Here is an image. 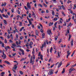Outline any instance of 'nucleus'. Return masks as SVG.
I'll list each match as a JSON object with an SVG mask.
<instances>
[{"mask_svg":"<svg viewBox=\"0 0 76 76\" xmlns=\"http://www.w3.org/2000/svg\"><path fill=\"white\" fill-rule=\"evenodd\" d=\"M22 22H20L19 25V26H22Z\"/></svg>","mask_w":76,"mask_h":76,"instance_id":"c03bdc74","label":"nucleus"},{"mask_svg":"<svg viewBox=\"0 0 76 76\" xmlns=\"http://www.w3.org/2000/svg\"><path fill=\"white\" fill-rule=\"evenodd\" d=\"M18 14H20V11H19V10H18Z\"/></svg>","mask_w":76,"mask_h":76,"instance_id":"6e6d98bb","label":"nucleus"},{"mask_svg":"<svg viewBox=\"0 0 76 76\" xmlns=\"http://www.w3.org/2000/svg\"><path fill=\"white\" fill-rule=\"evenodd\" d=\"M27 7L28 9H31V5H30V4H29V2H27Z\"/></svg>","mask_w":76,"mask_h":76,"instance_id":"f03ea898","label":"nucleus"},{"mask_svg":"<svg viewBox=\"0 0 76 76\" xmlns=\"http://www.w3.org/2000/svg\"><path fill=\"white\" fill-rule=\"evenodd\" d=\"M8 32L9 33V34H10V30H8Z\"/></svg>","mask_w":76,"mask_h":76,"instance_id":"e2e57ef3","label":"nucleus"},{"mask_svg":"<svg viewBox=\"0 0 76 76\" xmlns=\"http://www.w3.org/2000/svg\"><path fill=\"white\" fill-rule=\"evenodd\" d=\"M33 57L31 56L30 58V63H31L32 64H34V60H35V55L34 54H33ZM34 59V60L32 61V59Z\"/></svg>","mask_w":76,"mask_h":76,"instance_id":"f257e3e1","label":"nucleus"},{"mask_svg":"<svg viewBox=\"0 0 76 76\" xmlns=\"http://www.w3.org/2000/svg\"><path fill=\"white\" fill-rule=\"evenodd\" d=\"M22 54L23 55H24V51H23V52H22Z\"/></svg>","mask_w":76,"mask_h":76,"instance_id":"338daca9","label":"nucleus"},{"mask_svg":"<svg viewBox=\"0 0 76 76\" xmlns=\"http://www.w3.org/2000/svg\"><path fill=\"white\" fill-rule=\"evenodd\" d=\"M52 59H51V58H50L49 59L48 62H50L51 61V60Z\"/></svg>","mask_w":76,"mask_h":76,"instance_id":"13d9d810","label":"nucleus"},{"mask_svg":"<svg viewBox=\"0 0 76 76\" xmlns=\"http://www.w3.org/2000/svg\"><path fill=\"white\" fill-rule=\"evenodd\" d=\"M19 50H20V51H21V52H23V51H24V50H23V49H20V48H19Z\"/></svg>","mask_w":76,"mask_h":76,"instance_id":"72a5a7b5","label":"nucleus"},{"mask_svg":"<svg viewBox=\"0 0 76 76\" xmlns=\"http://www.w3.org/2000/svg\"><path fill=\"white\" fill-rule=\"evenodd\" d=\"M61 28V26H60V25H59L58 26V28L59 29V30L60 31L61 30V29H60V28Z\"/></svg>","mask_w":76,"mask_h":76,"instance_id":"c756f323","label":"nucleus"},{"mask_svg":"<svg viewBox=\"0 0 76 76\" xmlns=\"http://www.w3.org/2000/svg\"><path fill=\"white\" fill-rule=\"evenodd\" d=\"M57 38H58V36H56L55 38V40H56L57 39Z\"/></svg>","mask_w":76,"mask_h":76,"instance_id":"864d4df0","label":"nucleus"},{"mask_svg":"<svg viewBox=\"0 0 76 76\" xmlns=\"http://www.w3.org/2000/svg\"><path fill=\"white\" fill-rule=\"evenodd\" d=\"M71 35H69V38L68 39V41H70V38H71Z\"/></svg>","mask_w":76,"mask_h":76,"instance_id":"aec40b11","label":"nucleus"},{"mask_svg":"<svg viewBox=\"0 0 76 76\" xmlns=\"http://www.w3.org/2000/svg\"><path fill=\"white\" fill-rule=\"evenodd\" d=\"M36 34L37 35H38V31L37 30H36Z\"/></svg>","mask_w":76,"mask_h":76,"instance_id":"f3484780","label":"nucleus"},{"mask_svg":"<svg viewBox=\"0 0 76 76\" xmlns=\"http://www.w3.org/2000/svg\"><path fill=\"white\" fill-rule=\"evenodd\" d=\"M39 25L40 26H41V27H42V25L40 23H39Z\"/></svg>","mask_w":76,"mask_h":76,"instance_id":"680f3d73","label":"nucleus"},{"mask_svg":"<svg viewBox=\"0 0 76 76\" xmlns=\"http://www.w3.org/2000/svg\"><path fill=\"white\" fill-rule=\"evenodd\" d=\"M4 72H2L1 73V75H4Z\"/></svg>","mask_w":76,"mask_h":76,"instance_id":"49530a36","label":"nucleus"},{"mask_svg":"<svg viewBox=\"0 0 76 76\" xmlns=\"http://www.w3.org/2000/svg\"><path fill=\"white\" fill-rule=\"evenodd\" d=\"M45 19H49L50 18V16H48V17H45Z\"/></svg>","mask_w":76,"mask_h":76,"instance_id":"c9c22d12","label":"nucleus"},{"mask_svg":"<svg viewBox=\"0 0 76 76\" xmlns=\"http://www.w3.org/2000/svg\"><path fill=\"white\" fill-rule=\"evenodd\" d=\"M44 35H45V34H44V33H43V34H42V38H44Z\"/></svg>","mask_w":76,"mask_h":76,"instance_id":"7c9ffc66","label":"nucleus"},{"mask_svg":"<svg viewBox=\"0 0 76 76\" xmlns=\"http://www.w3.org/2000/svg\"><path fill=\"white\" fill-rule=\"evenodd\" d=\"M73 39H71V41L70 42L71 45L72 46H73Z\"/></svg>","mask_w":76,"mask_h":76,"instance_id":"0eeeda50","label":"nucleus"},{"mask_svg":"<svg viewBox=\"0 0 76 76\" xmlns=\"http://www.w3.org/2000/svg\"><path fill=\"white\" fill-rule=\"evenodd\" d=\"M10 37L11 38V39H13V35L12 34H11L10 35Z\"/></svg>","mask_w":76,"mask_h":76,"instance_id":"cd10ccee","label":"nucleus"},{"mask_svg":"<svg viewBox=\"0 0 76 76\" xmlns=\"http://www.w3.org/2000/svg\"><path fill=\"white\" fill-rule=\"evenodd\" d=\"M4 6H6V2H4Z\"/></svg>","mask_w":76,"mask_h":76,"instance_id":"09e8293b","label":"nucleus"},{"mask_svg":"<svg viewBox=\"0 0 76 76\" xmlns=\"http://www.w3.org/2000/svg\"><path fill=\"white\" fill-rule=\"evenodd\" d=\"M41 13H44V10H42L41 11Z\"/></svg>","mask_w":76,"mask_h":76,"instance_id":"774afa93","label":"nucleus"},{"mask_svg":"<svg viewBox=\"0 0 76 76\" xmlns=\"http://www.w3.org/2000/svg\"><path fill=\"white\" fill-rule=\"evenodd\" d=\"M12 46H16V44H13L12 45Z\"/></svg>","mask_w":76,"mask_h":76,"instance_id":"bf43d9fd","label":"nucleus"},{"mask_svg":"<svg viewBox=\"0 0 76 76\" xmlns=\"http://www.w3.org/2000/svg\"><path fill=\"white\" fill-rule=\"evenodd\" d=\"M4 43H5V44H7V40H6V39H5L4 40Z\"/></svg>","mask_w":76,"mask_h":76,"instance_id":"b1692460","label":"nucleus"},{"mask_svg":"<svg viewBox=\"0 0 76 76\" xmlns=\"http://www.w3.org/2000/svg\"><path fill=\"white\" fill-rule=\"evenodd\" d=\"M53 22L51 23V22H50V24L49 25V26H50L51 25H53Z\"/></svg>","mask_w":76,"mask_h":76,"instance_id":"ddd939ff","label":"nucleus"},{"mask_svg":"<svg viewBox=\"0 0 76 76\" xmlns=\"http://www.w3.org/2000/svg\"><path fill=\"white\" fill-rule=\"evenodd\" d=\"M12 55L13 56H15V55H16V53H12Z\"/></svg>","mask_w":76,"mask_h":76,"instance_id":"79ce46f5","label":"nucleus"},{"mask_svg":"<svg viewBox=\"0 0 76 76\" xmlns=\"http://www.w3.org/2000/svg\"><path fill=\"white\" fill-rule=\"evenodd\" d=\"M3 56H4L3 59H4L5 58H6V55H4Z\"/></svg>","mask_w":76,"mask_h":76,"instance_id":"bb28decb","label":"nucleus"},{"mask_svg":"<svg viewBox=\"0 0 76 76\" xmlns=\"http://www.w3.org/2000/svg\"><path fill=\"white\" fill-rule=\"evenodd\" d=\"M52 51H53V47H51L50 50V51L51 53H52Z\"/></svg>","mask_w":76,"mask_h":76,"instance_id":"6ab92c4d","label":"nucleus"},{"mask_svg":"<svg viewBox=\"0 0 76 76\" xmlns=\"http://www.w3.org/2000/svg\"><path fill=\"white\" fill-rule=\"evenodd\" d=\"M1 45L2 47H4V43H2V44H1Z\"/></svg>","mask_w":76,"mask_h":76,"instance_id":"4be33fe9","label":"nucleus"},{"mask_svg":"<svg viewBox=\"0 0 76 76\" xmlns=\"http://www.w3.org/2000/svg\"><path fill=\"white\" fill-rule=\"evenodd\" d=\"M61 7L63 10H65V9H66V8H65V7H64V5H62L61 6Z\"/></svg>","mask_w":76,"mask_h":76,"instance_id":"dca6fc26","label":"nucleus"},{"mask_svg":"<svg viewBox=\"0 0 76 76\" xmlns=\"http://www.w3.org/2000/svg\"><path fill=\"white\" fill-rule=\"evenodd\" d=\"M69 31H70V28L69 27V28H67V32L66 33V35H67L68 34H69V33H70Z\"/></svg>","mask_w":76,"mask_h":76,"instance_id":"20e7f679","label":"nucleus"},{"mask_svg":"<svg viewBox=\"0 0 76 76\" xmlns=\"http://www.w3.org/2000/svg\"><path fill=\"white\" fill-rule=\"evenodd\" d=\"M46 42L47 44H48V42L47 40H46L45 42Z\"/></svg>","mask_w":76,"mask_h":76,"instance_id":"a19ab883","label":"nucleus"},{"mask_svg":"<svg viewBox=\"0 0 76 76\" xmlns=\"http://www.w3.org/2000/svg\"><path fill=\"white\" fill-rule=\"evenodd\" d=\"M65 72V69H64V68L63 69V70L62 71V72L61 73H62V74H63V73H64Z\"/></svg>","mask_w":76,"mask_h":76,"instance_id":"2eb2a0df","label":"nucleus"},{"mask_svg":"<svg viewBox=\"0 0 76 76\" xmlns=\"http://www.w3.org/2000/svg\"><path fill=\"white\" fill-rule=\"evenodd\" d=\"M43 56L42 55H40V59L41 60H43V58H42Z\"/></svg>","mask_w":76,"mask_h":76,"instance_id":"a211bd4d","label":"nucleus"},{"mask_svg":"<svg viewBox=\"0 0 76 76\" xmlns=\"http://www.w3.org/2000/svg\"><path fill=\"white\" fill-rule=\"evenodd\" d=\"M29 23H30V25H32V22H31V20H29Z\"/></svg>","mask_w":76,"mask_h":76,"instance_id":"473e14b6","label":"nucleus"},{"mask_svg":"<svg viewBox=\"0 0 76 76\" xmlns=\"http://www.w3.org/2000/svg\"><path fill=\"white\" fill-rule=\"evenodd\" d=\"M53 73V70L52 69H51L50 71H49V73H48V74L49 75H52Z\"/></svg>","mask_w":76,"mask_h":76,"instance_id":"7ed1b4c3","label":"nucleus"},{"mask_svg":"<svg viewBox=\"0 0 76 76\" xmlns=\"http://www.w3.org/2000/svg\"><path fill=\"white\" fill-rule=\"evenodd\" d=\"M62 13L64 16H66V15H65V14H64V13L63 12H62Z\"/></svg>","mask_w":76,"mask_h":76,"instance_id":"e433bc0d","label":"nucleus"},{"mask_svg":"<svg viewBox=\"0 0 76 76\" xmlns=\"http://www.w3.org/2000/svg\"><path fill=\"white\" fill-rule=\"evenodd\" d=\"M70 70H71V71H73L74 70H75V69H72V68H70Z\"/></svg>","mask_w":76,"mask_h":76,"instance_id":"58836bf2","label":"nucleus"},{"mask_svg":"<svg viewBox=\"0 0 76 76\" xmlns=\"http://www.w3.org/2000/svg\"><path fill=\"white\" fill-rule=\"evenodd\" d=\"M57 19H58V18H55L54 19V20H57Z\"/></svg>","mask_w":76,"mask_h":76,"instance_id":"a18cd8bd","label":"nucleus"},{"mask_svg":"<svg viewBox=\"0 0 76 76\" xmlns=\"http://www.w3.org/2000/svg\"><path fill=\"white\" fill-rule=\"evenodd\" d=\"M18 68V66L16 65H14V67H13V69H15V70H16V69Z\"/></svg>","mask_w":76,"mask_h":76,"instance_id":"1a4fd4ad","label":"nucleus"},{"mask_svg":"<svg viewBox=\"0 0 76 76\" xmlns=\"http://www.w3.org/2000/svg\"><path fill=\"white\" fill-rule=\"evenodd\" d=\"M7 38L8 39H9L10 38V36L9 35H8L7 36Z\"/></svg>","mask_w":76,"mask_h":76,"instance_id":"69168bd1","label":"nucleus"},{"mask_svg":"<svg viewBox=\"0 0 76 76\" xmlns=\"http://www.w3.org/2000/svg\"><path fill=\"white\" fill-rule=\"evenodd\" d=\"M43 5H44V6L45 7H47V4H44Z\"/></svg>","mask_w":76,"mask_h":76,"instance_id":"37998d69","label":"nucleus"},{"mask_svg":"<svg viewBox=\"0 0 76 76\" xmlns=\"http://www.w3.org/2000/svg\"><path fill=\"white\" fill-rule=\"evenodd\" d=\"M3 22L4 24L6 25H7V21L6 20H4Z\"/></svg>","mask_w":76,"mask_h":76,"instance_id":"9b49d317","label":"nucleus"},{"mask_svg":"<svg viewBox=\"0 0 76 76\" xmlns=\"http://www.w3.org/2000/svg\"><path fill=\"white\" fill-rule=\"evenodd\" d=\"M58 56L59 57H60V53H59V52H58Z\"/></svg>","mask_w":76,"mask_h":76,"instance_id":"4c0bfd02","label":"nucleus"},{"mask_svg":"<svg viewBox=\"0 0 76 76\" xmlns=\"http://www.w3.org/2000/svg\"><path fill=\"white\" fill-rule=\"evenodd\" d=\"M40 31L42 33H43V32H44V31H43V30H42V28H41L40 29Z\"/></svg>","mask_w":76,"mask_h":76,"instance_id":"2f4dec72","label":"nucleus"},{"mask_svg":"<svg viewBox=\"0 0 76 76\" xmlns=\"http://www.w3.org/2000/svg\"><path fill=\"white\" fill-rule=\"evenodd\" d=\"M24 8L26 10H28V8H26V6L24 7Z\"/></svg>","mask_w":76,"mask_h":76,"instance_id":"3c124183","label":"nucleus"},{"mask_svg":"<svg viewBox=\"0 0 76 76\" xmlns=\"http://www.w3.org/2000/svg\"><path fill=\"white\" fill-rule=\"evenodd\" d=\"M19 72L20 74V75H23V72H22V71H19Z\"/></svg>","mask_w":76,"mask_h":76,"instance_id":"393cba45","label":"nucleus"},{"mask_svg":"<svg viewBox=\"0 0 76 76\" xmlns=\"http://www.w3.org/2000/svg\"><path fill=\"white\" fill-rule=\"evenodd\" d=\"M76 66V63L75 64L73 65L72 66V67H75V66Z\"/></svg>","mask_w":76,"mask_h":76,"instance_id":"de8ad7c7","label":"nucleus"},{"mask_svg":"<svg viewBox=\"0 0 76 76\" xmlns=\"http://www.w3.org/2000/svg\"><path fill=\"white\" fill-rule=\"evenodd\" d=\"M30 45H32V44H33V43L32 42H30Z\"/></svg>","mask_w":76,"mask_h":76,"instance_id":"5fc2aeb1","label":"nucleus"},{"mask_svg":"<svg viewBox=\"0 0 76 76\" xmlns=\"http://www.w3.org/2000/svg\"><path fill=\"white\" fill-rule=\"evenodd\" d=\"M52 14L53 16H54V11L53 10L52 11Z\"/></svg>","mask_w":76,"mask_h":76,"instance_id":"412c9836","label":"nucleus"},{"mask_svg":"<svg viewBox=\"0 0 76 76\" xmlns=\"http://www.w3.org/2000/svg\"><path fill=\"white\" fill-rule=\"evenodd\" d=\"M62 64V61H61L60 62V63H59V64L58 65V68H59L60 67V66H61Z\"/></svg>","mask_w":76,"mask_h":76,"instance_id":"423d86ee","label":"nucleus"},{"mask_svg":"<svg viewBox=\"0 0 76 76\" xmlns=\"http://www.w3.org/2000/svg\"><path fill=\"white\" fill-rule=\"evenodd\" d=\"M15 32H18V29L16 28H15Z\"/></svg>","mask_w":76,"mask_h":76,"instance_id":"052dcab7","label":"nucleus"},{"mask_svg":"<svg viewBox=\"0 0 76 76\" xmlns=\"http://www.w3.org/2000/svg\"><path fill=\"white\" fill-rule=\"evenodd\" d=\"M46 45V42H44V44L42 45V46L41 47V49L43 48L44 46Z\"/></svg>","mask_w":76,"mask_h":76,"instance_id":"39448f33","label":"nucleus"},{"mask_svg":"<svg viewBox=\"0 0 76 76\" xmlns=\"http://www.w3.org/2000/svg\"><path fill=\"white\" fill-rule=\"evenodd\" d=\"M23 60H25V58H22L20 61H23Z\"/></svg>","mask_w":76,"mask_h":76,"instance_id":"4d7b16f0","label":"nucleus"},{"mask_svg":"<svg viewBox=\"0 0 76 76\" xmlns=\"http://www.w3.org/2000/svg\"><path fill=\"white\" fill-rule=\"evenodd\" d=\"M72 72V70H71L70 69L69 71V73H71Z\"/></svg>","mask_w":76,"mask_h":76,"instance_id":"603ef678","label":"nucleus"},{"mask_svg":"<svg viewBox=\"0 0 76 76\" xmlns=\"http://www.w3.org/2000/svg\"><path fill=\"white\" fill-rule=\"evenodd\" d=\"M31 14L29 13V14H28V17L29 18H31Z\"/></svg>","mask_w":76,"mask_h":76,"instance_id":"c85d7f7f","label":"nucleus"},{"mask_svg":"<svg viewBox=\"0 0 76 76\" xmlns=\"http://www.w3.org/2000/svg\"><path fill=\"white\" fill-rule=\"evenodd\" d=\"M57 22H56L54 24V27H55V28H57V27H56V25H57Z\"/></svg>","mask_w":76,"mask_h":76,"instance_id":"4468645a","label":"nucleus"},{"mask_svg":"<svg viewBox=\"0 0 76 76\" xmlns=\"http://www.w3.org/2000/svg\"><path fill=\"white\" fill-rule=\"evenodd\" d=\"M48 32V34H49V35H50V34H51V30H48L47 31Z\"/></svg>","mask_w":76,"mask_h":76,"instance_id":"9d476101","label":"nucleus"},{"mask_svg":"<svg viewBox=\"0 0 76 76\" xmlns=\"http://www.w3.org/2000/svg\"><path fill=\"white\" fill-rule=\"evenodd\" d=\"M18 46H17V47H19V48H21L22 47H21V46H20V45H18Z\"/></svg>","mask_w":76,"mask_h":76,"instance_id":"ea45409f","label":"nucleus"},{"mask_svg":"<svg viewBox=\"0 0 76 76\" xmlns=\"http://www.w3.org/2000/svg\"><path fill=\"white\" fill-rule=\"evenodd\" d=\"M38 6H40V7H42V4H39L38 5Z\"/></svg>","mask_w":76,"mask_h":76,"instance_id":"f704fd0d","label":"nucleus"},{"mask_svg":"<svg viewBox=\"0 0 76 76\" xmlns=\"http://www.w3.org/2000/svg\"><path fill=\"white\" fill-rule=\"evenodd\" d=\"M67 54H69L70 55V50H68L67 52Z\"/></svg>","mask_w":76,"mask_h":76,"instance_id":"a878e982","label":"nucleus"},{"mask_svg":"<svg viewBox=\"0 0 76 76\" xmlns=\"http://www.w3.org/2000/svg\"><path fill=\"white\" fill-rule=\"evenodd\" d=\"M4 62H5V63H6L7 64H10V63L9 61H5Z\"/></svg>","mask_w":76,"mask_h":76,"instance_id":"f8f14e48","label":"nucleus"},{"mask_svg":"<svg viewBox=\"0 0 76 76\" xmlns=\"http://www.w3.org/2000/svg\"><path fill=\"white\" fill-rule=\"evenodd\" d=\"M70 64V62H69V63H68L66 65V67H67L68 66H69Z\"/></svg>","mask_w":76,"mask_h":76,"instance_id":"5701e85b","label":"nucleus"},{"mask_svg":"<svg viewBox=\"0 0 76 76\" xmlns=\"http://www.w3.org/2000/svg\"><path fill=\"white\" fill-rule=\"evenodd\" d=\"M2 16H3V17H4V18H8V15H4V14H3Z\"/></svg>","mask_w":76,"mask_h":76,"instance_id":"6e6552de","label":"nucleus"},{"mask_svg":"<svg viewBox=\"0 0 76 76\" xmlns=\"http://www.w3.org/2000/svg\"><path fill=\"white\" fill-rule=\"evenodd\" d=\"M0 38L1 39H2V40H4V39H3V37L1 36Z\"/></svg>","mask_w":76,"mask_h":76,"instance_id":"8fccbe9b","label":"nucleus"},{"mask_svg":"<svg viewBox=\"0 0 76 76\" xmlns=\"http://www.w3.org/2000/svg\"><path fill=\"white\" fill-rule=\"evenodd\" d=\"M9 41L10 42H11V43L13 42V41H12V40H9Z\"/></svg>","mask_w":76,"mask_h":76,"instance_id":"0e129e2a","label":"nucleus"}]
</instances>
